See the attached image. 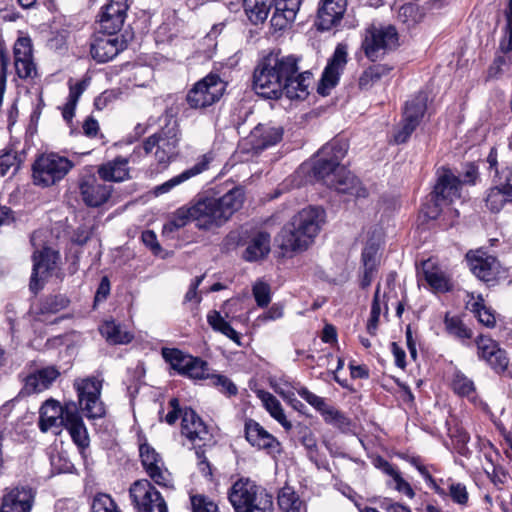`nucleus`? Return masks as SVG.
I'll use <instances>...</instances> for the list:
<instances>
[{"label":"nucleus","instance_id":"1","mask_svg":"<svg viewBox=\"0 0 512 512\" xmlns=\"http://www.w3.org/2000/svg\"><path fill=\"white\" fill-rule=\"evenodd\" d=\"M347 149V144L339 140H333L325 144L314 159L313 175L324 185L339 193L365 198L368 192L361 186L358 178L345 166L340 165Z\"/></svg>","mask_w":512,"mask_h":512},{"label":"nucleus","instance_id":"2","mask_svg":"<svg viewBox=\"0 0 512 512\" xmlns=\"http://www.w3.org/2000/svg\"><path fill=\"white\" fill-rule=\"evenodd\" d=\"M298 59L272 51L257 64L253 73V90L266 99H278L285 91V85L296 69Z\"/></svg>","mask_w":512,"mask_h":512},{"label":"nucleus","instance_id":"3","mask_svg":"<svg viewBox=\"0 0 512 512\" xmlns=\"http://www.w3.org/2000/svg\"><path fill=\"white\" fill-rule=\"evenodd\" d=\"M324 211L319 207H307L295 214L281 229L277 241L285 252L306 250L320 232Z\"/></svg>","mask_w":512,"mask_h":512},{"label":"nucleus","instance_id":"4","mask_svg":"<svg viewBox=\"0 0 512 512\" xmlns=\"http://www.w3.org/2000/svg\"><path fill=\"white\" fill-rule=\"evenodd\" d=\"M244 200L242 187H234L219 198H201L193 204V222L201 230L219 228L243 206Z\"/></svg>","mask_w":512,"mask_h":512},{"label":"nucleus","instance_id":"5","mask_svg":"<svg viewBox=\"0 0 512 512\" xmlns=\"http://www.w3.org/2000/svg\"><path fill=\"white\" fill-rule=\"evenodd\" d=\"M228 499L235 512H274L272 496L249 478L238 479L229 489Z\"/></svg>","mask_w":512,"mask_h":512},{"label":"nucleus","instance_id":"6","mask_svg":"<svg viewBox=\"0 0 512 512\" xmlns=\"http://www.w3.org/2000/svg\"><path fill=\"white\" fill-rule=\"evenodd\" d=\"M180 140L179 124L169 117L159 131L143 141L142 149L146 155L153 154L159 164L166 166L178 155Z\"/></svg>","mask_w":512,"mask_h":512},{"label":"nucleus","instance_id":"7","mask_svg":"<svg viewBox=\"0 0 512 512\" xmlns=\"http://www.w3.org/2000/svg\"><path fill=\"white\" fill-rule=\"evenodd\" d=\"M400 46V36L392 24L372 23L364 32L362 49L368 59L376 61Z\"/></svg>","mask_w":512,"mask_h":512},{"label":"nucleus","instance_id":"8","mask_svg":"<svg viewBox=\"0 0 512 512\" xmlns=\"http://www.w3.org/2000/svg\"><path fill=\"white\" fill-rule=\"evenodd\" d=\"M74 164L68 158L57 153L40 155L32 165V177L35 185L50 187L61 181Z\"/></svg>","mask_w":512,"mask_h":512},{"label":"nucleus","instance_id":"9","mask_svg":"<svg viewBox=\"0 0 512 512\" xmlns=\"http://www.w3.org/2000/svg\"><path fill=\"white\" fill-rule=\"evenodd\" d=\"M103 379L89 376L74 380L73 387L77 392L78 402L89 419H99L106 415V407L101 400Z\"/></svg>","mask_w":512,"mask_h":512},{"label":"nucleus","instance_id":"10","mask_svg":"<svg viewBox=\"0 0 512 512\" xmlns=\"http://www.w3.org/2000/svg\"><path fill=\"white\" fill-rule=\"evenodd\" d=\"M225 88L226 83L217 74L210 73L188 91L187 104L192 109H204L219 101Z\"/></svg>","mask_w":512,"mask_h":512},{"label":"nucleus","instance_id":"11","mask_svg":"<svg viewBox=\"0 0 512 512\" xmlns=\"http://www.w3.org/2000/svg\"><path fill=\"white\" fill-rule=\"evenodd\" d=\"M129 496L136 512H168L165 499L147 479L132 483Z\"/></svg>","mask_w":512,"mask_h":512},{"label":"nucleus","instance_id":"12","mask_svg":"<svg viewBox=\"0 0 512 512\" xmlns=\"http://www.w3.org/2000/svg\"><path fill=\"white\" fill-rule=\"evenodd\" d=\"M347 56V46L338 44L319 81L317 92L320 95H329L330 91L338 84L340 75L347 64Z\"/></svg>","mask_w":512,"mask_h":512},{"label":"nucleus","instance_id":"13","mask_svg":"<svg viewBox=\"0 0 512 512\" xmlns=\"http://www.w3.org/2000/svg\"><path fill=\"white\" fill-rule=\"evenodd\" d=\"M143 468L148 476L159 486L172 487L171 473L165 467L162 457L149 444H142L139 448Z\"/></svg>","mask_w":512,"mask_h":512},{"label":"nucleus","instance_id":"14","mask_svg":"<svg viewBox=\"0 0 512 512\" xmlns=\"http://www.w3.org/2000/svg\"><path fill=\"white\" fill-rule=\"evenodd\" d=\"M181 435L193 446H205L212 438L208 426L191 408L186 407L182 413Z\"/></svg>","mask_w":512,"mask_h":512},{"label":"nucleus","instance_id":"15","mask_svg":"<svg viewBox=\"0 0 512 512\" xmlns=\"http://www.w3.org/2000/svg\"><path fill=\"white\" fill-rule=\"evenodd\" d=\"M466 260L472 273L484 282H493L500 274L499 261L482 249L469 251Z\"/></svg>","mask_w":512,"mask_h":512},{"label":"nucleus","instance_id":"16","mask_svg":"<svg viewBox=\"0 0 512 512\" xmlns=\"http://www.w3.org/2000/svg\"><path fill=\"white\" fill-rule=\"evenodd\" d=\"M127 0H110L99 14V33L117 34L125 21Z\"/></svg>","mask_w":512,"mask_h":512},{"label":"nucleus","instance_id":"17","mask_svg":"<svg viewBox=\"0 0 512 512\" xmlns=\"http://www.w3.org/2000/svg\"><path fill=\"white\" fill-rule=\"evenodd\" d=\"M112 186L101 183L94 175H87L79 182V191L83 202L88 207H100L105 204L112 193Z\"/></svg>","mask_w":512,"mask_h":512},{"label":"nucleus","instance_id":"18","mask_svg":"<svg viewBox=\"0 0 512 512\" xmlns=\"http://www.w3.org/2000/svg\"><path fill=\"white\" fill-rule=\"evenodd\" d=\"M74 402L66 403L64 406L55 399L46 400L39 411V429L42 432H47L52 428L64 427L66 423V412L68 407Z\"/></svg>","mask_w":512,"mask_h":512},{"label":"nucleus","instance_id":"19","mask_svg":"<svg viewBox=\"0 0 512 512\" xmlns=\"http://www.w3.org/2000/svg\"><path fill=\"white\" fill-rule=\"evenodd\" d=\"M123 49L124 42L117 34L99 33L91 43L90 52L93 59L104 63L112 60Z\"/></svg>","mask_w":512,"mask_h":512},{"label":"nucleus","instance_id":"20","mask_svg":"<svg viewBox=\"0 0 512 512\" xmlns=\"http://www.w3.org/2000/svg\"><path fill=\"white\" fill-rule=\"evenodd\" d=\"M347 8V0H321L315 25L318 30H329L337 25Z\"/></svg>","mask_w":512,"mask_h":512},{"label":"nucleus","instance_id":"21","mask_svg":"<svg viewBox=\"0 0 512 512\" xmlns=\"http://www.w3.org/2000/svg\"><path fill=\"white\" fill-rule=\"evenodd\" d=\"M478 356L485 360L496 372H504L508 367V357L493 339L480 336L477 341Z\"/></svg>","mask_w":512,"mask_h":512},{"label":"nucleus","instance_id":"22","mask_svg":"<svg viewBox=\"0 0 512 512\" xmlns=\"http://www.w3.org/2000/svg\"><path fill=\"white\" fill-rule=\"evenodd\" d=\"M58 253L45 248L38 254H34L33 272L30 280V289L37 292L42 288L44 278L55 269Z\"/></svg>","mask_w":512,"mask_h":512},{"label":"nucleus","instance_id":"23","mask_svg":"<svg viewBox=\"0 0 512 512\" xmlns=\"http://www.w3.org/2000/svg\"><path fill=\"white\" fill-rule=\"evenodd\" d=\"M245 437L253 447L266 450L270 454L280 453L279 441L252 419L245 422Z\"/></svg>","mask_w":512,"mask_h":512},{"label":"nucleus","instance_id":"24","mask_svg":"<svg viewBox=\"0 0 512 512\" xmlns=\"http://www.w3.org/2000/svg\"><path fill=\"white\" fill-rule=\"evenodd\" d=\"M60 375L54 365L38 368L26 376L24 389L28 394L41 393L49 389Z\"/></svg>","mask_w":512,"mask_h":512},{"label":"nucleus","instance_id":"25","mask_svg":"<svg viewBox=\"0 0 512 512\" xmlns=\"http://www.w3.org/2000/svg\"><path fill=\"white\" fill-rule=\"evenodd\" d=\"M300 5L301 0H276L270 20L271 28L275 32L288 28L295 20Z\"/></svg>","mask_w":512,"mask_h":512},{"label":"nucleus","instance_id":"26","mask_svg":"<svg viewBox=\"0 0 512 512\" xmlns=\"http://www.w3.org/2000/svg\"><path fill=\"white\" fill-rule=\"evenodd\" d=\"M34 492L29 487H16L2 497V512H30Z\"/></svg>","mask_w":512,"mask_h":512},{"label":"nucleus","instance_id":"27","mask_svg":"<svg viewBox=\"0 0 512 512\" xmlns=\"http://www.w3.org/2000/svg\"><path fill=\"white\" fill-rule=\"evenodd\" d=\"M433 193L446 204L460 198L461 181L449 169L438 171Z\"/></svg>","mask_w":512,"mask_h":512},{"label":"nucleus","instance_id":"28","mask_svg":"<svg viewBox=\"0 0 512 512\" xmlns=\"http://www.w3.org/2000/svg\"><path fill=\"white\" fill-rule=\"evenodd\" d=\"M64 427L68 430L73 442L81 450L89 446V435L76 404H71L66 412Z\"/></svg>","mask_w":512,"mask_h":512},{"label":"nucleus","instance_id":"29","mask_svg":"<svg viewBox=\"0 0 512 512\" xmlns=\"http://www.w3.org/2000/svg\"><path fill=\"white\" fill-rule=\"evenodd\" d=\"M282 137V127L270 124H258L249 136L252 148L256 151L276 145L281 141Z\"/></svg>","mask_w":512,"mask_h":512},{"label":"nucleus","instance_id":"30","mask_svg":"<svg viewBox=\"0 0 512 512\" xmlns=\"http://www.w3.org/2000/svg\"><path fill=\"white\" fill-rule=\"evenodd\" d=\"M129 159L118 156L115 159L101 164L97 173L103 181L123 182L129 179Z\"/></svg>","mask_w":512,"mask_h":512},{"label":"nucleus","instance_id":"31","mask_svg":"<svg viewBox=\"0 0 512 512\" xmlns=\"http://www.w3.org/2000/svg\"><path fill=\"white\" fill-rule=\"evenodd\" d=\"M211 161V157L208 155H203L196 164H194L191 168L186 169L182 173L177 176L172 177L168 181L162 183L155 187L154 192L156 195H161L169 192L171 189L176 187L177 185L183 183L184 181L199 175L203 171L207 170L209 163Z\"/></svg>","mask_w":512,"mask_h":512},{"label":"nucleus","instance_id":"32","mask_svg":"<svg viewBox=\"0 0 512 512\" xmlns=\"http://www.w3.org/2000/svg\"><path fill=\"white\" fill-rule=\"evenodd\" d=\"M276 0H243L245 15L253 25L263 24Z\"/></svg>","mask_w":512,"mask_h":512},{"label":"nucleus","instance_id":"33","mask_svg":"<svg viewBox=\"0 0 512 512\" xmlns=\"http://www.w3.org/2000/svg\"><path fill=\"white\" fill-rule=\"evenodd\" d=\"M312 78V73L305 71L298 72V61L296 62V69L292 75H289L287 85L283 94L289 99L302 98L307 94V89Z\"/></svg>","mask_w":512,"mask_h":512},{"label":"nucleus","instance_id":"34","mask_svg":"<svg viewBox=\"0 0 512 512\" xmlns=\"http://www.w3.org/2000/svg\"><path fill=\"white\" fill-rule=\"evenodd\" d=\"M269 252L270 235L266 232H259L248 243L243 258L246 261L253 262L264 258Z\"/></svg>","mask_w":512,"mask_h":512},{"label":"nucleus","instance_id":"35","mask_svg":"<svg viewBox=\"0 0 512 512\" xmlns=\"http://www.w3.org/2000/svg\"><path fill=\"white\" fill-rule=\"evenodd\" d=\"M392 67L387 64H374L366 68L360 75L358 87L360 90H369L388 76Z\"/></svg>","mask_w":512,"mask_h":512},{"label":"nucleus","instance_id":"36","mask_svg":"<svg viewBox=\"0 0 512 512\" xmlns=\"http://www.w3.org/2000/svg\"><path fill=\"white\" fill-rule=\"evenodd\" d=\"M379 467L385 474L391 477V481L388 483L390 486H393L395 490L406 495L410 499L415 496V492L411 485L402 477L396 467L384 459H379Z\"/></svg>","mask_w":512,"mask_h":512},{"label":"nucleus","instance_id":"37","mask_svg":"<svg viewBox=\"0 0 512 512\" xmlns=\"http://www.w3.org/2000/svg\"><path fill=\"white\" fill-rule=\"evenodd\" d=\"M422 272L427 283L435 290L445 292L449 290V281L444 273L432 260L422 263Z\"/></svg>","mask_w":512,"mask_h":512},{"label":"nucleus","instance_id":"38","mask_svg":"<svg viewBox=\"0 0 512 512\" xmlns=\"http://www.w3.org/2000/svg\"><path fill=\"white\" fill-rule=\"evenodd\" d=\"M258 397L263 402V405L269 414L278 421L285 430H290L292 428V424L287 420L280 402L274 395L266 391H259Z\"/></svg>","mask_w":512,"mask_h":512},{"label":"nucleus","instance_id":"39","mask_svg":"<svg viewBox=\"0 0 512 512\" xmlns=\"http://www.w3.org/2000/svg\"><path fill=\"white\" fill-rule=\"evenodd\" d=\"M99 331L110 344H128L133 339L131 333L122 330V327L113 320L105 321Z\"/></svg>","mask_w":512,"mask_h":512},{"label":"nucleus","instance_id":"40","mask_svg":"<svg viewBox=\"0 0 512 512\" xmlns=\"http://www.w3.org/2000/svg\"><path fill=\"white\" fill-rule=\"evenodd\" d=\"M207 322L211 328L223 334L237 345H241L239 333L227 322L217 310H212L207 315Z\"/></svg>","mask_w":512,"mask_h":512},{"label":"nucleus","instance_id":"41","mask_svg":"<svg viewBox=\"0 0 512 512\" xmlns=\"http://www.w3.org/2000/svg\"><path fill=\"white\" fill-rule=\"evenodd\" d=\"M424 11L417 4L406 3L399 8L397 19L407 29H411L424 19Z\"/></svg>","mask_w":512,"mask_h":512},{"label":"nucleus","instance_id":"42","mask_svg":"<svg viewBox=\"0 0 512 512\" xmlns=\"http://www.w3.org/2000/svg\"><path fill=\"white\" fill-rule=\"evenodd\" d=\"M427 100L425 92H418L413 99L406 102L403 117L420 123L427 109Z\"/></svg>","mask_w":512,"mask_h":512},{"label":"nucleus","instance_id":"43","mask_svg":"<svg viewBox=\"0 0 512 512\" xmlns=\"http://www.w3.org/2000/svg\"><path fill=\"white\" fill-rule=\"evenodd\" d=\"M278 505L283 512H300L304 502L292 487L285 486L278 493Z\"/></svg>","mask_w":512,"mask_h":512},{"label":"nucleus","instance_id":"44","mask_svg":"<svg viewBox=\"0 0 512 512\" xmlns=\"http://www.w3.org/2000/svg\"><path fill=\"white\" fill-rule=\"evenodd\" d=\"M485 202L491 212H499L507 202H512V195L499 185L493 184L488 190Z\"/></svg>","mask_w":512,"mask_h":512},{"label":"nucleus","instance_id":"45","mask_svg":"<svg viewBox=\"0 0 512 512\" xmlns=\"http://www.w3.org/2000/svg\"><path fill=\"white\" fill-rule=\"evenodd\" d=\"M69 299L61 294L51 295L39 302L36 307V314H55L69 305Z\"/></svg>","mask_w":512,"mask_h":512},{"label":"nucleus","instance_id":"46","mask_svg":"<svg viewBox=\"0 0 512 512\" xmlns=\"http://www.w3.org/2000/svg\"><path fill=\"white\" fill-rule=\"evenodd\" d=\"M512 74V55L497 53L492 64L488 68V79H499Z\"/></svg>","mask_w":512,"mask_h":512},{"label":"nucleus","instance_id":"47","mask_svg":"<svg viewBox=\"0 0 512 512\" xmlns=\"http://www.w3.org/2000/svg\"><path fill=\"white\" fill-rule=\"evenodd\" d=\"M162 356L171 367L176 370L179 374L183 375L185 366L191 361V355L184 354L182 351L176 348H162Z\"/></svg>","mask_w":512,"mask_h":512},{"label":"nucleus","instance_id":"48","mask_svg":"<svg viewBox=\"0 0 512 512\" xmlns=\"http://www.w3.org/2000/svg\"><path fill=\"white\" fill-rule=\"evenodd\" d=\"M183 375L191 379H209L208 363L198 357L191 356V361L185 366Z\"/></svg>","mask_w":512,"mask_h":512},{"label":"nucleus","instance_id":"49","mask_svg":"<svg viewBox=\"0 0 512 512\" xmlns=\"http://www.w3.org/2000/svg\"><path fill=\"white\" fill-rule=\"evenodd\" d=\"M451 386L460 396L470 397L475 393L474 382L460 371L454 373Z\"/></svg>","mask_w":512,"mask_h":512},{"label":"nucleus","instance_id":"50","mask_svg":"<svg viewBox=\"0 0 512 512\" xmlns=\"http://www.w3.org/2000/svg\"><path fill=\"white\" fill-rule=\"evenodd\" d=\"M323 416L327 423L333 424L338 427H346L349 425L348 418L333 406L325 403L318 411Z\"/></svg>","mask_w":512,"mask_h":512},{"label":"nucleus","instance_id":"51","mask_svg":"<svg viewBox=\"0 0 512 512\" xmlns=\"http://www.w3.org/2000/svg\"><path fill=\"white\" fill-rule=\"evenodd\" d=\"M91 512H121L110 495L98 493L91 503Z\"/></svg>","mask_w":512,"mask_h":512},{"label":"nucleus","instance_id":"52","mask_svg":"<svg viewBox=\"0 0 512 512\" xmlns=\"http://www.w3.org/2000/svg\"><path fill=\"white\" fill-rule=\"evenodd\" d=\"M192 512H218L217 505L202 494L190 495Z\"/></svg>","mask_w":512,"mask_h":512},{"label":"nucleus","instance_id":"53","mask_svg":"<svg viewBox=\"0 0 512 512\" xmlns=\"http://www.w3.org/2000/svg\"><path fill=\"white\" fill-rule=\"evenodd\" d=\"M445 325L447 331L457 338L467 339L471 337V331L457 317L446 316Z\"/></svg>","mask_w":512,"mask_h":512},{"label":"nucleus","instance_id":"54","mask_svg":"<svg viewBox=\"0 0 512 512\" xmlns=\"http://www.w3.org/2000/svg\"><path fill=\"white\" fill-rule=\"evenodd\" d=\"M443 205L447 204L441 199H438L437 196L432 192L430 199L423 204L421 211L427 219L433 220L440 215Z\"/></svg>","mask_w":512,"mask_h":512},{"label":"nucleus","instance_id":"55","mask_svg":"<svg viewBox=\"0 0 512 512\" xmlns=\"http://www.w3.org/2000/svg\"><path fill=\"white\" fill-rule=\"evenodd\" d=\"M14 61H24L33 58L31 40L27 37L17 39L14 44Z\"/></svg>","mask_w":512,"mask_h":512},{"label":"nucleus","instance_id":"56","mask_svg":"<svg viewBox=\"0 0 512 512\" xmlns=\"http://www.w3.org/2000/svg\"><path fill=\"white\" fill-rule=\"evenodd\" d=\"M252 292L259 307L268 306L271 301V289L267 283L263 281L256 282L253 286Z\"/></svg>","mask_w":512,"mask_h":512},{"label":"nucleus","instance_id":"57","mask_svg":"<svg viewBox=\"0 0 512 512\" xmlns=\"http://www.w3.org/2000/svg\"><path fill=\"white\" fill-rule=\"evenodd\" d=\"M472 310L476 314L479 322H481L486 327H494L496 319L494 313L490 309L477 301L472 304Z\"/></svg>","mask_w":512,"mask_h":512},{"label":"nucleus","instance_id":"58","mask_svg":"<svg viewBox=\"0 0 512 512\" xmlns=\"http://www.w3.org/2000/svg\"><path fill=\"white\" fill-rule=\"evenodd\" d=\"M209 379L214 386L218 387L221 392L228 396H235L238 392L236 385L224 375H211Z\"/></svg>","mask_w":512,"mask_h":512},{"label":"nucleus","instance_id":"59","mask_svg":"<svg viewBox=\"0 0 512 512\" xmlns=\"http://www.w3.org/2000/svg\"><path fill=\"white\" fill-rule=\"evenodd\" d=\"M17 75L22 79L33 78L37 75L36 64L33 58L24 61H14Z\"/></svg>","mask_w":512,"mask_h":512},{"label":"nucleus","instance_id":"60","mask_svg":"<svg viewBox=\"0 0 512 512\" xmlns=\"http://www.w3.org/2000/svg\"><path fill=\"white\" fill-rule=\"evenodd\" d=\"M419 124L414 120L403 117L402 127L394 135L395 142L398 144L405 143Z\"/></svg>","mask_w":512,"mask_h":512},{"label":"nucleus","instance_id":"61","mask_svg":"<svg viewBox=\"0 0 512 512\" xmlns=\"http://www.w3.org/2000/svg\"><path fill=\"white\" fill-rule=\"evenodd\" d=\"M378 248L374 244L366 245L362 251L363 266L367 270H376L378 265Z\"/></svg>","mask_w":512,"mask_h":512},{"label":"nucleus","instance_id":"62","mask_svg":"<svg viewBox=\"0 0 512 512\" xmlns=\"http://www.w3.org/2000/svg\"><path fill=\"white\" fill-rule=\"evenodd\" d=\"M449 494L453 502L459 505H466L468 502V492L466 486L461 483H453L449 487Z\"/></svg>","mask_w":512,"mask_h":512},{"label":"nucleus","instance_id":"63","mask_svg":"<svg viewBox=\"0 0 512 512\" xmlns=\"http://www.w3.org/2000/svg\"><path fill=\"white\" fill-rule=\"evenodd\" d=\"M20 165L21 159L16 152L12 153L8 151L2 153V176L10 169H13V173H15L20 168Z\"/></svg>","mask_w":512,"mask_h":512},{"label":"nucleus","instance_id":"64","mask_svg":"<svg viewBox=\"0 0 512 512\" xmlns=\"http://www.w3.org/2000/svg\"><path fill=\"white\" fill-rule=\"evenodd\" d=\"M193 205L178 208L172 215V219L178 224V227H184L189 221H193Z\"/></svg>","mask_w":512,"mask_h":512}]
</instances>
